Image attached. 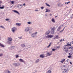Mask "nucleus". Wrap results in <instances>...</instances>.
<instances>
[{
	"instance_id": "obj_58",
	"label": "nucleus",
	"mask_w": 73,
	"mask_h": 73,
	"mask_svg": "<svg viewBox=\"0 0 73 73\" xmlns=\"http://www.w3.org/2000/svg\"><path fill=\"white\" fill-rule=\"evenodd\" d=\"M71 17H72V18H73V16L72 15L71 16Z\"/></svg>"
},
{
	"instance_id": "obj_8",
	"label": "nucleus",
	"mask_w": 73,
	"mask_h": 73,
	"mask_svg": "<svg viewBox=\"0 0 73 73\" xmlns=\"http://www.w3.org/2000/svg\"><path fill=\"white\" fill-rule=\"evenodd\" d=\"M50 33V31H47L45 33L46 35H49Z\"/></svg>"
},
{
	"instance_id": "obj_55",
	"label": "nucleus",
	"mask_w": 73,
	"mask_h": 73,
	"mask_svg": "<svg viewBox=\"0 0 73 73\" xmlns=\"http://www.w3.org/2000/svg\"><path fill=\"white\" fill-rule=\"evenodd\" d=\"M37 32H36L35 33V34H35V35H36V34H37Z\"/></svg>"
},
{
	"instance_id": "obj_17",
	"label": "nucleus",
	"mask_w": 73,
	"mask_h": 73,
	"mask_svg": "<svg viewBox=\"0 0 73 73\" xmlns=\"http://www.w3.org/2000/svg\"><path fill=\"white\" fill-rule=\"evenodd\" d=\"M40 61V60L39 59H37L35 61L36 63H37L38 62Z\"/></svg>"
},
{
	"instance_id": "obj_6",
	"label": "nucleus",
	"mask_w": 73,
	"mask_h": 73,
	"mask_svg": "<svg viewBox=\"0 0 73 73\" xmlns=\"http://www.w3.org/2000/svg\"><path fill=\"white\" fill-rule=\"evenodd\" d=\"M12 11L14 12L15 13H18V15H20V13H19V12H18V11H17L14 10H13Z\"/></svg>"
},
{
	"instance_id": "obj_53",
	"label": "nucleus",
	"mask_w": 73,
	"mask_h": 73,
	"mask_svg": "<svg viewBox=\"0 0 73 73\" xmlns=\"http://www.w3.org/2000/svg\"><path fill=\"white\" fill-rule=\"evenodd\" d=\"M70 64H72V62H70Z\"/></svg>"
},
{
	"instance_id": "obj_60",
	"label": "nucleus",
	"mask_w": 73,
	"mask_h": 73,
	"mask_svg": "<svg viewBox=\"0 0 73 73\" xmlns=\"http://www.w3.org/2000/svg\"><path fill=\"white\" fill-rule=\"evenodd\" d=\"M57 17V16H56L55 17V18H56V17Z\"/></svg>"
},
{
	"instance_id": "obj_20",
	"label": "nucleus",
	"mask_w": 73,
	"mask_h": 73,
	"mask_svg": "<svg viewBox=\"0 0 73 73\" xmlns=\"http://www.w3.org/2000/svg\"><path fill=\"white\" fill-rule=\"evenodd\" d=\"M47 54L48 56H50L52 54V53H49V52H48L47 53Z\"/></svg>"
},
{
	"instance_id": "obj_25",
	"label": "nucleus",
	"mask_w": 73,
	"mask_h": 73,
	"mask_svg": "<svg viewBox=\"0 0 73 73\" xmlns=\"http://www.w3.org/2000/svg\"><path fill=\"white\" fill-rule=\"evenodd\" d=\"M13 65L15 66H17V64L16 63H14Z\"/></svg>"
},
{
	"instance_id": "obj_29",
	"label": "nucleus",
	"mask_w": 73,
	"mask_h": 73,
	"mask_svg": "<svg viewBox=\"0 0 73 73\" xmlns=\"http://www.w3.org/2000/svg\"><path fill=\"white\" fill-rule=\"evenodd\" d=\"M64 41V39H61L60 40V42H61V41Z\"/></svg>"
},
{
	"instance_id": "obj_38",
	"label": "nucleus",
	"mask_w": 73,
	"mask_h": 73,
	"mask_svg": "<svg viewBox=\"0 0 73 73\" xmlns=\"http://www.w3.org/2000/svg\"><path fill=\"white\" fill-rule=\"evenodd\" d=\"M16 58H18V57H19V55H16Z\"/></svg>"
},
{
	"instance_id": "obj_62",
	"label": "nucleus",
	"mask_w": 73,
	"mask_h": 73,
	"mask_svg": "<svg viewBox=\"0 0 73 73\" xmlns=\"http://www.w3.org/2000/svg\"><path fill=\"white\" fill-rule=\"evenodd\" d=\"M68 3H70V1H69V2H68Z\"/></svg>"
},
{
	"instance_id": "obj_13",
	"label": "nucleus",
	"mask_w": 73,
	"mask_h": 73,
	"mask_svg": "<svg viewBox=\"0 0 73 73\" xmlns=\"http://www.w3.org/2000/svg\"><path fill=\"white\" fill-rule=\"evenodd\" d=\"M58 7H61L62 6V5H61V3H59L58 4Z\"/></svg>"
},
{
	"instance_id": "obj_16",
	"label": "nucleus",
	"mask_w": 73,
	"mask_h": 73,
	"mask_svg": "<svg viewBox=\"0 0 73 73\" xmlns=\"http://www.w3.org/2000/svg\"><path fill=\"white\" fill-rule=\"evenodd\" d=\"M0 46H1V47H4V45L2 44H1V43H0Z\"/></svg>"
},
{
	"instance_id": "obj_4",
	"label": "nucleus",
	"mask_w": 73,
	"mask_h": 73,
	"mask_svg": "<svg viewBox=\"0 0 73 73\" xmlns=\"http://www.w3.org/2000/svg\"><path fill=\"white\" fill-rule=\"evenodd\" d=\"M7 40L12 41V38L11 37H7Z\"/></svg>"
},
{
	"instance_id": "obj_43",
	"label": "nucleus",
	"mask_w": 73,
	"mask_h": 73,
	"mask_svg": "<svg viewBox=\"0 0 73 73\" xmlns=\"http://www.w3.org/2000/svg\"><path fill=\"white\" fill-rule=\"evenodd\" d=\"M3 56V54H0V56Z\"/></svg>"
},
{
	"instance_id": "obj_45",
	"label": "nucleus",
	"mask_w": 73,
	"mask_h": 73,
	"mask_svg": "<svg viewBox=\"0 0 73 73\" xmlns=\"http://www.w3.org/2000/svg\"><path fill=\"white\" fill-rule=\"evenodd\" d=\"M66 62H69V59H67Z\"/></svg>"
},
{
	"instance_id": "obj_22",
	"label": "nucleus",
	"mask_w": 73,
	"mask_h": 73,
	"mask_svg": "<svg viewBox=\"0 0 73 73\" xmlns=\"http://www.w3.org/2000/svg\"><path fill=\"white\" fill-rule=\"evenodd\" d=\"M35 34H32L31 35V36L33 37H35Z\"/></svg>"
},
{
	"instance_id": "obj_32",
	"label": "nucleus",
	"mask_w": 73,
	"mask_h": 73,
	"mask_svg": "<svg viewBox=\"0 0 73 73\" xmlns=\"http://www.w3.org/2000/svg\"><path fill=\"white\" fill-rule=\"evenodd\" d=\"M68 58H71V57H72V56H71V55H70V56H68Z\"/></svg>"
},
{
	"instance_id": "obj_24",
	"label": "nucleus",
	"mask_w": 73,
	"mask_h": 73,
	"mask_svg": "<svg viewBox=\"0 0 73 73\" xmlns=\"http://www.w3.org/2000/svg\"><path fill=\"white\" fill-rule=\"evenodd\" d=\"M54 29H55V27H54L53 28H52V31H54Z\"/></svg>"
},
{
	"instance_id": "obj_15",
	"label": "nucleus",
	"mask_w": 73,
	"mask_h": 73,
	"mask_svg": "<svg viewBox=\"0 0 73 73\" xmlns=\"http://www.w3.org/2000/svg\"><path fill=\"white\" fill-rule=\"evenodd\" d=\"M46 11L45 12H50V10L48 9H46Z\"/></svg>"
},
{
	"instance_id": "obj_27",
	"label": "nucleus",
	"mask_w": 73,
	"mask_h": 73,
	"mask_svg": "<svg viewBox=\"0 0 73 73\" xmlns=\"http://www.w3.org/2000/svg\"><path fill=\"white\" fill-rule=\"evenodd\" d=\"M46 5L47 6H48V7H50V5H49V4H48V3H46Z\"/></svg>"
},
{
	"instance_id": "obj_21",
	"label": "nucleus",
	"mask_w": 73,
	"mask_h": 73,
	"mask_svg": "<svg viewBox=\"0 0 73 73\" xmlns=\"http://www.w3.org/2000/svg\"><path fill=\"white\" fill-rule=\"evenodd\" d=\"M52 22H53V23H55V21H54V19H52Z\"/></svg>"
},
{
	"instance_id": "obj_3",
	"label": "nucleus",
	"mask_w": 73,
	"mask_h": 73,
	"mask_svg": "<svg viewBox=\"0 0 73 73\" xmlns=\"http://www.w3.org/2000/svg\"><path fill=\"white\" fill-rule=\"evenodd\" d=\"M69 72V70L68 69H64L63 72L64 73H67Z\"/></svg>"
},
{
	"instance_id": "obj_2",
	"label": "nucleus",
	"mask_w": 73,
	"mask_h": 73,
	"mask_svg": "<svg viewBox=\"0 0 73 73\" xmlns=\"http://www.w3.org/2000/svg\"><path fill=\"white\" fill-rule=\"evenodd\" d=\"M12 31L13 32L15 33V32L17 30V29L15 27H13L11 29Z\"/></svg>"
},
{
	"instance_id": "obj_59",
	"label": "nucleus",
	"mask_w": 73,
	"mask_h": 73,
	"mask_svg": "<svg viewBox=\"0 0 73 73\" xmlns=\"http://www.w3.org/2000/svg\"><path fill=\"white\" fill-rule=\"evenodd\" d=\"M69 46H71V44H69Z\"/></svg>"
},
{
	"instance_id": "obj_31",
	"label": "nucleus",
	"mask_w": 73,
	"mask_h": 73,
	"mask_svg": "<svg viewBox=\"0 0 73 73\" xmlns=\"http://www.w3.org/2000/svg\"><path fill=\"white\" fill-rule=\"evenodd\" d=\"M4 6L2 7H0V9H4Z\"/></svg>"
},
{
	"instance_id": "obj_7",
	"label": "nucleus",
	"mask_w": 73,
	"mask_h": 73,
	"mask_svg": "<svg viewBox=\"0 0 73 73\" xmlns=\"http://www.w3.org/2000/svg\"><path fill=\"white\" fill-rule=\"evenodd\" d=\"M65 61V59L64 58L62 59V60H61L60 62H61V63H62V64H63L64 63V62Z\"/></svg>"
},
{
	"instance_id": "obj_34",
	"label": "nucleus",
	"mask_w": 73,
	"mask_h": 73,
	"mask_svg": "<svg viewBox=\"0 0 73 73\" xmlns=\"http://www.w3.org/2000/svg\"><path fill=\"white\" fill-rule=\"evenodd\" d=\"M11 3L12 4H14V1H11Z\"/></svg>"
},
{
	"instance_id": "obj_39",
	"label": "nucleus",
	"mask_w": 73,
	"mask_h": 73,
	"mask_svg": "<svg viewBox=\"0 0 73 73\" xmlns=\"http://www.w3.org/2000/svg\"><path fill=\"white\" fill-rule=\"evenodd\" d=\"M5 20H6V21H9V19H5Z\"/></svg>"
},
{
	"instance_id": "obj_36",
	"label": "nucleus",
	"mask_w": 73,
	"mask_h": 73,
	"mask_svg": "<svg viewBox=\"0 0 73 73\" xmlns=\"http://www.w3.org/2000/svg\"><path fill=\"white\" fill-rule=\"evenodd\" d=\"M70 44H73V41L70 42Z\"/></svg>"
},
{
	"instance_id": "obj_51",
	"label": "nucleus",
	"mask_w": 73,
	"mask_h": 73,
	"mask_svg": "<svg viewBox=\"0 0 73 73\" xmlns=\"http://www.w3.org/2000/svg\"><path fill=\"white\" fill-rule=\"evenodd\" d=\"M49 15H50V16H52V14H49Z\"/></svg>"
},
{
	"instance_id": "obj_63",
	"label": "nucleus",
	"mask_w": 73,
	"mask_h": 73,
	"mask_svg": "<svg viewBox=\"0 0 73 73\" xmlns=\"http://www.w3.org/2000/svg\"><path fill=\"white\" fill-rule=\"evenodd\" d=\"M68 3L67 2V4H68Z\"/></svg>"
},
{
	"instance_id": "obj_52",
	"label": "nucleus",
	"mask_w": 73,
	"mask_h": 73,
	"mask_svg": "<svg viewBox=\"0 0 73 73\" xmlns=\"http://www.w3.org/2000/svg\"><path fill=\"white\" fill-rule=\"evenodd\" d=\"M38 11V10H35V11Z\"/></svg>"
},
{
	"instance_id": "obj_1",
	"label": "nucleus",
	"mask_w": 73,
	"mask_h": 73,
	"mask_svg": "<svg viewBox=\"0 0 73 73\" xmlns=\"http://www.w3.org/2000/svg\"><path fill=\"white\" fill-rule=\"evenodd\" d=\"M63 49L64 50L65 52L67 53L68 51V48L65 46L63 47Z\"/></svg>"
},
{
	"instance_id": "obj_37",
	"label": "nucleus",
	"mask_w": 73,
	"mask_h": 73,
	"mask_svg": "<svg viewBox=\"0 0 73 73\" xmlns=\"http://www.w3.org/2000/svg\"><path fill=\"white\" fill-rule=\"evenodd\" d=\"M60 46H58L57 47V48H58V49H59V48H60Z\"/></svg>"
},
{
	"instance_id": "obj_40",
	"label": "nucleus",
	"mask_w": 73,
	"mask_h": 73,
	"mask_svg": "<svg viewBox=\"0 0 73 73\" xmlns=\"http://www.w3.org/2000/svg\"><path fill=\"white\" fill-rule=\"evenodd\" d=\"M28 24H31V23L30 22H29L27 23Z\"/></svg>"
},
{
	"instance_id": "obj_30",
	"label": "nucleus",
	"mask_w": 73,
	"mask_h": 73,
	"mask_svg": "<svg viewBox=\"0 0 73 73\" xmlns=\"http://www.w3.org/2000/svg\"><path fill=\"white\" fill-rule=\"evenodd\" d=\"M54 31L53 30H51V33H54Z\"/></svg>"
},
{
	"instance_id": "obj_50",
	"label": "nucleus",
	"mask_w": 73,
	"mask_h": 73,
	"mask_svg": "<svg viewBox=\"0 0 73 73\" xmlns=\"http://www.w3.org/2000/svg\"><path fill=\"white\" fill-rule=\"evenodd\" d=\"M65 27H64V28L63 29V31L65 29Z\"/></svg>"
},
{
	"instance_id": "obj_57",
	"label": "nucleus",
	"mask_w": 73,
	"mask_h": 73,
	"mask_svg": "<svg viewBox=\"0 0 73 73\" xmlns=\"http://www.w3.org/2000/svg\"><path fill=\"white\" fill-rule=\"evenodd\" d=\"M8 73H10V72H9V71H8Z\"/></svg>"
},
{
	"instance_id": "obj_54",
	"label": "nucleus",
	"mask_w": 73,
	"mask_h": 73,
	"mask_svg": "<svg viewBox=\"0 0 73 73\" xmlns=\"http://www.w3.org/2000/svg\"><path fill=\"white\" fill-rule=\"evenodd\" d=\"M65 66H66L65 65L63 66V67H64V68H65Z\"/></svg>"
},
{
	"instance_id": "obj_9",
	"label": "nucleus",
	"mask_w": 73,
	"mask_h": 73,
	"mask_svg": "<svg viewBox=\"0 0 73 73\" xmlns=\"http://www.w3.org/2000/svg\"><path fill=\"white\" fill-rule=\"evenodd\" d=\"M11 41H10L9 40H8L7 41V44H11L12 43V42H11Z\"/></svg>"
},
{
	"instance_id": "obj_42",
	"label": "nucleus",
	"mask_w": 73,
	"mask_h": 73,
	"mask_svg": "<svg viewBox=\"0 0 73 73\" xmlns=\"http://www.w3.org/2000/svg\"><path fill=\"white\" fill-rule=\"evenodd\" d=\"M0 27H1V28H4V27H3L2 26H1Z\"/></svg>"
},
{
	"instance_id": "obj_19",
	"label": "nucleus",
	"mask_w": 73,
	"mask_h": 73,
	"mask_svg": "<svg viewBox=\"0 0 73 73\" xmlns=\"http://www.w3.org/2000/svg\"><path fill=\"white\" fill-rule=\"evenodd\" d=\"M21 46H22V47H23V48H24V47L25 46V44H21Z\"/></svg>"
},
{
	"instance_id": "obj_18",
	"label": "nucleus",
	"mask_w": 73,
	"mask_h": 73,
	"mask_svg": "<svg viewBox=\"0 0 73 73\" xmlns=\"http://www.w3.org/2000/svg\"><path fill=\"white\" fill-rule=\"evenodd\" d=\"M51 44H52V43H50L48 46L47 47V48H49L51 45Z\"/></svg>"
},
{
	"instance_id": "obj_46",
	"label": "nucleus",
	"mask_w": 73,
	"mask_h": 73,
	"mask_svg": "<svg viewBox=\"0 0 73 73\" xmlns=\"http://www.w3.org/2000/svg\"><path fill=\"white\" fill-rule=\"evenodd\" d=\"M19 38H20V39H21L22 38V37H19Z\"/></svg>"
},
{
	"instance_id": "obj_35",
	"label": "nucleus",
	"mask_w": 73,
	"mask_h": 73,
	"mask_svg": "<svg viewBox=\"0 0 73 73\" xmlns=\"http://www.w3.org/2000/svg\"><path fill=\"white\" fill-rule=\"evenodd\" d=\"M69 46V44H67V45H65V46Z\"/></svg>"
},
{
	"instance_id": "obj_12",
	"label": "nucleus",
	"mask_w": 73,
	"mask_h": 73,
	"mask_svg": "<svg viewBox=\"0 0 73 73\" xmlns=\"http://www.w3.org/2000/svg\"><path fill=\"white\" fill-rule=\"evenodd\" d=\"M29 30V29L28 27H27L25 29V31H28Z\"/></svg>"
},
{
	"instance_id": "obj_48",
	"label": "nucleus",
	"mask_w": 73,
	"mask_h": 73,
	"mask_svg": "<svg viewBox=\"0 0 73 73\" xmlns=\"http://www.w3.org/2000/svg\"><path fill=\"white\" fill-rule=\"evenodd\" d=\"M55 50V49H52V51H54Z\"/></svg>"
},
{
	"instance_id": "obj_28",
	"label": "nucleus",
	"mask_w": 73,
	"mask_h": 73,
	"mask_svg": "<svg viewBox=\"0 0 73 73\" xmlns=\"http://www.w3.org/2000/svg\"><path fill=\"white\" fill-rule=\"evenodd\" d=\"M51 73V71L49 70H48L47 72V73Z\"/></svg>"
},
{
	"instance_id": "obj_41",
	"label": "nucleus",
	"mask_w": 73,
	"mask_h": 73,
	"mask_svg": "<svg viewBox=\"0 0 73 73\" xmlns=\"http://www.w3.org/2000/svg\"><path fill=\"white\" fill-rule=\"evenodd\" d=\"M63 31V30H62L61 31H60V33H61V32H62Z\"/></svg>"
},
{
	"instance_id": "obj_11",
	"label": "nucleus",
	"mask_w": 73,
	"mask_h": 73,
	"mask_svg": "<svg viewBox=\"0 0 73 73\" xmlns=\"http://www.w3.org/2000/svg\"><path fill=\"white\" fill-rule=\"evenodd\" d=\"M16 25L17 26H20L21 25V23H16Z\"/></svg>"
},
{
	"instance_id": "obj_61",
	"label": "nucleus",
	"mask_w": 73,
	"mask_h": 73,
	"mask_svg": "<svg viewBox=\"0 0 73 73\" xmlns=\"http://www.w3.org/2000/svg\"><path fill=\"white\" fill-rule=\"evenodd\" d=\"M67 3H66H66H65V4H67Z\"/></svg>"
},
{
	"instance_id": "obj_23",
	"label": "nucleus",
	"mask_w": 73,
	"mask_h": 73,
	"mask_svg": "<svg viewBox=\"0 0 73 73\" xmlns=\"http://www.w3.org/2000/svg\"><path fill=\"white\" fill-rule=\"evenodd\" d=\"M40 57H42V58H44V56L43 55H41L40 56Z\"/></svg>"
},
{
	"instance_id": "obj_47",
	"label": "nucleus",
	"mask_w": 73,
	"mask_h": 73,
	"mask_svg": "<svg viewBox=\"0 0 73 73\" xmlns=\"http://www.w3.org/2000/svg\"><path fill=\"white\" fill-rule=\"evenodd\" d=\"M14 48V47L12 46V47L11 49H14V48Z\"/></svg>"
},
{
	"instance_id": "obj_10",
	"label": "nucleus",
	"mask_w": 73,
	"mask_h": 73,
	"mask_svg": "<svg viewBox=\"0 0 73 73\" xmlns=\"http://www.w3.org/2000/svg\"><path fill=\"white\" fill-rule=\"evenodd\" d=\"M19 61L20 62H24V60H23L22 59H19Z\"/></svg>"
},
{
	"instance_id": "obj_56",
	"label": "nucleus",
	"mask_w": 73,
	"mask_h": 73,
	"mask_svg": "<svg viewBox=\"0 0 73 73\" xmlns=\"http://www.w3.org/2000/svg\"><path fill=\"white\" fill-rule=\"evenodd\" d=\"M23 5H25V3H24L23 4Z\"/></svg>"
},
{
	"instance_id": "obj_33",
	"label": "nucleus",
	"mask_w": 73,
	"mask_h": 73,
	"mask_svg": "<svg viewBox=\"0 0 73 73\" xmlns=\"http://www.w3.org/2000/svg\"><path fill=\"white\" fill-rule=\"evenodd\" d=\"M55 38H58V35L56 36Z\"/></svg>"
},
{
	"instance_id": "obj_14",
	"label": "nucleus",
	"mask_w": 73,
	"mask_h": 73,
	"mask_svg": "<svg viewBox=\"0 0 73 73\" xmlns=\"http://www.w3.org/2000/svg\"><path fill=\"white\" fill-rule=\"evenodd\" d=\"M61 27H59L57 29V31H58L60 30L61 29Z\"/></svg>"
},
{
	"instance_id": "obj_26",
	"label": "nucleus",
	"mask_w": 73,
	"mask_h": 73,
	"mask_svg": "<svg viewBox=\"0 0 73 73\" xmlns=\"http://www.w3.org/2000/svg\"><path fill=\"white\" fill-rule=\"evenodd\" d=\"M72 54H73L72 52H70L69 53V54L70 56H71L72 55Z\"/></svg>"
},
{
	"instance_id": "obj_5",
	"label": "nucleus",
	"mask_w": 73,
	"mask_h": 73,
	"mask_svg": "<svg viewBox=\"0 0 73 73\" xmlns=\"http://www.w3.org/2000/svg\"><path fill=\"white\" fill-rule=\"evenodd\" d=\"M53 36L52 35H48L47 36H46V38H52V37H53Z\"/></svg>"
},
{
	"instance_id": "obj_49",
	"label": "nucleus",
	"mask_w": 73,
	"mask_h": 73,
	"mask_svg": "<svg viewBox=\"0 0 73 73\" xmlns=\"http://www.w3.org/2000/svg\"><path fill=\"white\" fill-rule=\"evenodd\" d=\"M40 8H41V9H43V8H44V7H40Z\"/></svg>"
},
{
	"instance_id": "obj_44",
	"label": "nucleus",
	"mask_w": 73,
	"mask_h": 73,
	"mask_svg": "<svg viewBox=\"0 0 73 73\" xmlns=\"http://www.w3.org/2000/svg\"><path fill=\"white\" fill-rule=\"evenodd\" d=\"M2 3V1H0V4H1Z\"/></svg>"
},
{
	"instance_id": "obj_64",
	"label": "nucleus",
	"mask_w": 73,
	"mask_h": 73,
	"mask_svg": "<svg viewBox=\"0 0 73 73\" xmlns=\"http://www.w3.org/2000/svg\"><path fill=\"white\" fill-rule=\"evenodd\" d=\"M0 7H1V5L0 4Z\"/></svg>"
}]
</instances>
